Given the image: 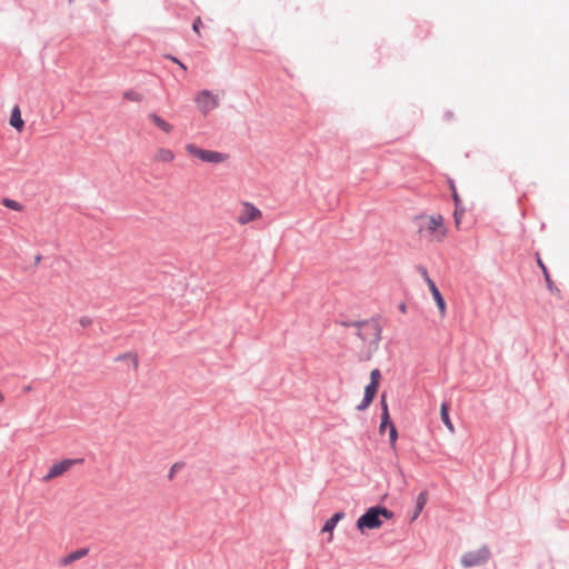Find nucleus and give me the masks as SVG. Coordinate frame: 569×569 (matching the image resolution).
<instances>
[{"instance_id": "ddd939ff", "label": "nucleus", "mask_w": 569, "mask_h": 569, "mask_svg": "<svg viewBox=\"0 0 569 569\" xmlns=\"http://www.w3.org/2000/svg\"><path fill=\"white\" fill-rule=\"evenodd\" d=\"M536 256H537V263H538L539 268L541 269V271L543 273V277H545L548 290L550 292H555V291L559 292V289L555 286L553 281L551 280V277H550V273L548 271V268L543 263V261L540 258L538 251H536Z\"/></svg>"}, {"instance_id": "393cba45", "label": "nucleus", "mask_w": 569, "mask_h": 569, "mask_svg": "<svg viewBox=\"0 0 569 569\" xmlns=\"http://www.w3.org/2000/svg\"><path fill=\"white\" fill-rule=\"evenodd\" d=\"M372 399L363 396L361 402L356 407L358 411H363L369 408V406L372 403Z\"/></svg>"}, {"instance_id": "7ed1b4c3", "label": "nucleus", "mask_w": 569, "mask_h": 569, "mask_svg": "<svg viewBox=\"0 0 569 569\" xmlns=\"http://www.w3.org/2000/svg\"><path fill=\"white\" fill-rule=\"evenodd\" d=\"M356 336L363 342L373 343L378 347L381 340L382 328L379 323L378 318H370L365 320H358L356 323Z\"/></svg>"}, {"instance_id": "9d476101", "label": "nucleus", "mask_w": 569, "mask_h": 569, "mask_svg": "<svg viewBox=\"0 0 569 569\" xmlns=\"http://www.w3.org/2000/svg\"><path fill=\"white\" fill-rule=\"evenodd\" d=\"M174 152L166 147L157 148L152 156V160L156 163H171L174 161Z\"/></svg>"}, {"instance_id": "9b49d317", "label": "nucleus", "mask_w": 569, "mask_h": 569, "mask_svg": "<svg viewBox=\"0 0 569 569\" xmlns=\"http://www.w3.org/2000/svg\"><path fill=\"white\" fill-rule=\"evenodd\" d=\"M345 517H346L345 511H342V510L336 511L329 519L326 520L321 531L332 535L338 522L340 520H342Z\"/></svg>"}, {"instance_id": "473e14b6", "label": "nucleus", "mask_w": 569, "mask_h": 569, "mask_svg": "<svg viewBox=\"0 0 569 569\" xmlns=\"http://www.w3.org/2000/svg\"><path fill=\"white\" fill-rule=\"evenodd\" d=\"M398 308L401 312H407V305L405 302H400Z\"/></svg>"}, {"instance_id": "423d86ee", "label": "nucleus", "mask_w": 569, "mask_h": 569, "mask_svg": "<svg viewBox=\"0 0 569 569\" xmlns=\"http://www.w3.org/2000/svg\"><path fill=\"white\" fill-rule=\"evenodd\" d=\"M491 556L490 549L482 546L478 550L468 551L461 557V565L466 568H471L486 563Z\"/></svg>"}, {"instance_id": "1a4fd4ad", "label": "nucleus", "mask_w": 569, "mask_h": 569, "mask_svg": "<svg viewBox=\"0 0 569 569\" xmlns=\"http://www.w3.org/2000/svg\"><path fill=\"white\" fill-rule=\"evenodd\" d=\"M427 286H428L430 293L436 302L439 313L441 315V317H445L446 310H447V305H446V300H445L443 296L441 295L440 290L438 289L436 282L433 280H429Z\"/></svg>"}, {"instance_id": "aec40b11", "label": "nucleus", "mask_w": 569, "mask_h": 569, "mask_svg": "<svg viewBox=\"0 0 569 569\" xmlns=\"http://www.w3.org/2000/svg\"><path fill=\"white\" fill-rule=\"evenodd\" d=\"M378 389H379V385L377 383H373V382H369L366 387H365V393L363 396L370 398V399H375L377 392H378Z\"/></svg>"}, {"instance_id": "f257e3e1", "label": "nucleus", "mask_w": 569, "mask_h": 569, "mask_svg": "<svg viewBox=\"0 0 569 569\" xmlns=\"http://www.w3.org/2000/svg\"><path fill=\"white\" fill-rule=\"evenodd\" d=\"M382 517L387 520L392 519L393 512L381 505L372 506L358 518L357 529L362 533L366 530L379 529L383 523Z\"/></svg>"}, {"instance_id": "4be33fe9", "label": "nucleus", "mask_w": 569, "mask_h": 569, "mask_svg": "<svg viewBox=\"0 0 569 569\" xmlns=\"http://www.w3.org/2000/svg\"><path fill=\"white\" fill-rule=\"evenodd\" d=\"M3 206L9 208V209H12V210H16V211H21L22 210V206L16 201V200H12V199H3L2 201Z\"/></svg>"}, {"instance_id": "f704fd0d", "label": "nucleus", "mask_w": 569, "mask_h": 569, "mask_svg": "<svg viewBox=\"0 0 569 569\" xmlns=\"http://www.w3.org/2000/svg\"><path fill=\"white\" fill-rule=\"evenodd\" d=\"M455 218H456V223L459 224L460 220H459V216H458L457 211L455 212Z\"/></svg>"}, {"instance_id": "7c9ffc66", "label": "nucleus", "mask_w": 569, "mask_h": 569, "mask_svg": "<svg viewBox=\"0 0 569 569\" xmlns=\"http://www.w3.org/2000/svg\"><path fill=\"white\" fill-rule=\"evenodd\" d=\"M380 405H381V412H385V410H389L385 393H382L380 397Z\"/></svg>"}, {"instance_id": "c756f323", "label": "nucleus", "mask_w": 569, "mask_h": 569, "mask_svg": "<svg viewBox=\"0 0 569 569\" xmlns=\"http://www.w3.org/2000/svg\"><path fill=\"white\" fill-rule=\"evenodd\" d=\"M81 327L86 328L92 323V319L89 317H81L79 320Z\"/></svg>"}, {"instance_id": "b1692460", "label": "nucleus", "mask_w": 569, "mask_h": 569, "mask_svg": "<svg viewBox=\"0 0 569 569\" xmlns=\"http://www.w3.org/2000/svg\"><path fill=\"white\" fill-rule=\"evenodd\" d=\"M336 323H338L342 327H355L356 328V323H358V320H350V319L341 317L336 320Z\"/></svg>"}, {"instance_id": "2f4dec72", "label": "nucleus", "mask_w": 569, "mask_h": 569, "mask_svg": "<svg viewBox=\"0 0 569 569\" xmlns=\"http://www.w3.org/2000/svg\"><path fill=\"white\" fill-rule=\"evenodd\" d=\"M170 59H171L173 62H176L180 68H182L183 70H186V66H184L181 61H179L177 58H174V57H170Z\"/></svg>"}, {"instance_id": "6ab92c4d", "label": "nucleus", "mask_w": 569, "mask_h": 569, "mask_svg": "<svg viewBox=\"0 0 569 569\" xmlns=\"http://www.w3.org/2000/svg\"><path fill=\"white\" fill-rule=\"evenodd\" d=\"M117 361L130 360L134 369L138 368L139 360L136 353L126 352L116 358Z\"/></svg>"}, {"instance_id": "a878e982", "label": "nucleus", "mask_w": 569, "mask_h": 569, "mask_svg": "<svg viewBox=\"0 0 569 569\" xmlns=\"http://www.w3.org/2000/svg\"><path fill=\"white\" fill-rule=\"evenodd\" d=\"M184 463L183 462H176L172 465V467L170 468L169 470V473H168V478L170 480L173 479L176 472H178L179 470H181L183 468Z\"/></svg>"}, {"instance_id": "39448f33", "label": "nucleus", "mask_w": 569, "mask_h": 569, "mask_svg": "<svg viewBox=\"0 0 569 569\" xmlns=\"http://www.w3.org/2000/svg\"><path fill=\"white\" fill-rule=\"evenodd\" d=\"M199 111L206 116L219 107V97L210 90H201L194 97Z\"/></svg>"}, {"instance_id": "cd10ccee", "label": "nucleus", "mask_w": 569, "mask_h": 569, "mask_svg": "<svg viewBox=\"0 0 569 569\" xmlns=\"http://www.w3.org/2000/svg\"><path fill=\"white\" fill-rule=\"evenodd\" d=\"M124 98L132 100V101H141V96L136 91L126 92Z\"/></svg>"}, {"instance_id": "dca6fc26", "label": "nucleus", "mask_w": 569, "mask_h": 569, "mask_svg": "<svg viewBox=\"0 0 569 569\" xmlns=\"http://www.w3.org/2000/svg\"><path fill=\"white\" fill-rule=\"evenodd\" d=\"M88 553H89V548H79V549L70 552L68 556H66L62 559V565H64V566L70 565L73 561L86 557Z\"/></svg>"}, {"instance_id": "6e6552de", "label": "nucleus", "mask_w": 569, "mask_h": 569, "mask_svg": "<svg viewBox=\"0 0 569 569\" xmlns=\"http://www.w3.org/2000/svg\"><path fill=\"white\" fill-rule=\"evenodd\" d=\"M84 461L83 458H74V459H63L59 462L53 463L48 472L42 477L43 481H50L53 478H57L69 470L71 467L76 465H80Z\"/></svg>"}, {"instance_id": "bb28decb", "label": "nucleus", "mask_w": 569, "mask_h": 569, "mask_svg": "<svg viewBox=\"0 0 569 569\" xmlns=\"http://www.w3.org/2000/svg\"><path fill=\"white\" fill-rule=\"evenodd\" d=\"M380 379H381L380 370L378 368L371 370V372H370V382L379 385L380 383Z\"/></svg>"}, {"instance_id": "412c9836", "label": "nucleus", "mask_w": 569, "mask_h": 569, "mask_svg": "<svg viewBox=\"0 0 569 569\" xmlns=\"http://www.w3.org/2000/svg\"><path fill=\"white\" fill-rule=\"evenodd\" d=\"M398 439V430L396 425H391V428H389V443L392 449H396Z\"/></svg>"}, {"instance_id": "f3484780", "label": "nucleus", "mask_w": 569, "mask_h": 569, "mask_svg": "<svg viewBox=\"0 0 569 569\" xmlns=\"http://www.w3.org/2000/svg\"><path fill=\"white\" fill-rule=\"evenodd\" d=\"M440 418L446 428L452 432L455 427L449 416V405L447 402H442L440 406Z\"/></svg>"}, {"instance_id": "5701e85b", "label": "nucleus", "mask_w": 569, "mask_h": 569, "mask_svg": "<svg viewBox=\"0 0 569 569\" xmlns=\"http://www.w3.org/2000/svg\"><path fill=\"white\" fill-rule=\"evenodd\" d=\"M415 269L416 271L422 277V279L426 281V283H428L429 280H432L430 277H429V273H428V270L425 266L422 264H416L415 266Z\"/></svg>"}, {"instance_id": "c85d7f7f", "label": "nucleus", "mask_w": 569, "mask_h": 569, "mask_svg": "<svg viewBox=\"0 0 569 569\" xmlns=\"http://www.w3.org/2000/svg\"><path fill=\"white\" fill-rule=\"evenodd\" d=\"M202 24L201 18L197 17L193 21L192 29L197 34H200V27Z\"/></svg>"}, {"instance_id": "0eeeda50", "label": "nucleus", "mask_w": 569, "mask_h": 569, "mask_svg": "<svg viewBox=\"0 0 569 569\" xmlns=\"http://www.w3.org/2000/svg\"><path fill=\"white\" fill-rule=\"evenodd\" d=\"M262 218V212L251 202L244 201L240 204V209L236 221L240 226L248 224L253 221H258Z\"/></svg>"}, {"instance_id": "a211bd4d", "label": "nucleus", "mask_w": 569, "mask_h": 569, "mask_svg": "<svg viewBox=\"0 0 569 569\" xmlns=\"http://www.w3.org/2000/svg\"><path fill=\"white\" fill-rule=\"evenodd\" d=\"M391 425H395L390 418L389 410H385V412H381V421L379 426V432L383 433L386 428H391Z\"/></svg>"}, {"instance_id": "f8f14e48", "label": "nucleus", "mask_w": 569, "mask_h": 569, "mask_svg": "<svg viewBox=\"0 0 569 569\" xmlns=\"http://www.w3.org/2000/svg\"><path fill=\"white\" fill-rule=\"evenodd\" d=\"M148 118L157 128H159L166 134H170L172 132L173 126L160 116H158L157 113H149Z\"/></svg>"}, {"instance_id": "2eb2a0df", "label": "nucleus", "mask_w": 569, "mask_h": 569, "mask_svg": "<svg viewBox=\"0 0 569 569\" xmlns=\"http://www.w3.org/2000/svg\"><path fill=\"white\" fill-rule=\"evenodd\" d=\"M427 499H428V492L426 490L421 491L417 496L415 511L411 517L412 520H415L419 517V515L421 513V511L423 510V508L427 503Z\"/></svg>"}, {"instance_id": "f03ea898", "label": "nucleus", "mask_w": 569, "mask_h": 569, "mask_svg": "<svg viewBox=\"0 0 569 569\" xmlns=\"http://www.w3.org/2000/svg\"><path fill=\"white\" fill-rule=\"evenodd\" d=\"M418 232L421 237L430 240L445 238L447 229L441 214L420 216L417 218Z\"/></svg>"}, {"instance_id": "72a5a7b5", "label": "nucleus", "mask_w": 569, "mask_h": 569, "mask_svg": "<svg viewBox=\"0 0 569 569\" xmlns=\"http://www.w3.org/2000/svg\"><path fill=\"white\" fill-rule=\"evenodd\" d=\"M41 258L42 257L40 254H36L34 256V264H38L40 262Z\"/></svg>"}, {"instance_id": "20e7f679", "label": "nucleus", "mask_w": 569, "mask_h": 569, "mask_svg": "<svg viewBox=\"0 0 569 569\" xmlns=\"http://www.w3.org/2000/svg\"><path fill=\"white\" fill-rule=\"evenodd\" d=\"M184 150L190 158L204 163L219 164L228 160V156L226 153L202 149L196 143H187L184 146Z\"/></svg>"}, {"instance_id": "4468645a", "label": "nucleus", "mask_w": 569, "mask_h": 569, "mask_svg": "<svg viewBox=\"0 0 569 569\" xmlns=\"http://www.w3.org/2000/svg\"><path fill=\"white\" fill-rule=\"evenodd\" d=\"M10 124L14 129H17L19 132H21L24 127V121L21 117V111H20L19 106H14L11 110Z\"/></svg>"}]
</instances>
